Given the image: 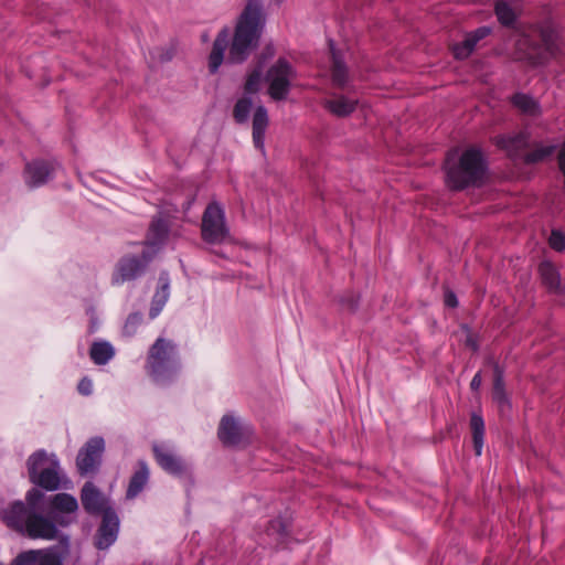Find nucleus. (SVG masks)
<instances>
[{"label": "nucleus", "mask_w": 565, "mask_h": 565, "mask_svg": "<svg viewBox=\"0 0 565 565\" xmlns=\"http://www.w3.org/2000/svg\"><path fill=\"white\" fill-rule=\"evenodd\" d=\"M539 271L548 289L556 290L559 287V275L552 263L542 262L539 266Z\"/></svg>", "instance_id": "nucleus-29"}, {"label": "nucleus", "mask_w": 565, "mask_h": 565, "mask_svg": "<svg viewBox=\"0 0 565 565\" xmlns=\"http://www.w3.org/2000/svg\"><path fill=\"white\" fill-rule=\"evenodd\" d=\"M78 502L68 493L45 498L38 488L30 489L25 501H15L0 511L1 520L11 529L30 539L53 540L58 527L75 521Z\"/></svg>", "instance_id": "nucleus-1"}, {"label": "nucleus", "mask_w": 565, "mask_h": 565, "mask_svg": "<svg viewBox=\"0 0 565 565\" xmlns=\"http://www.w3.org/2000/svg\"><path fill=\"white\" fill-rule=\"evenodd\" d=\"M493 141L509 157L518 159L521 158L522 151L529 146L530 134L527 131H519L516 134L500 135Z\"/></svg>", "instance_id": "nucleus-16"}, {"label": "nucleus", "mask_w": 565, "mask_h": 565, "mask_svg": "<svg viewBox=\"0 0 565 565\" xmlns=\"http://www.w3.org/2000/svg\"><path fill=\"white\" fill-rule=\"evenodd\" d=\"M201 234L203 241L210 244H222L230 238L225 211L217 202H211L202 216Z\"/></svg>", "instance_id": "nucleus-8"}, {"label": "nucleus", "mask_w": 565, "mask_h": 565, "mask_svg": "<svg viewBox=\"0 0 565 565\" xmlns=\"http://www.w3.org/2000/svg\"><path fill=\"white\" fill-rule=\"evenodd\" d=\"M30 481L46 491L66 488L70 481L65 477L60 460L55 454L44 449L34 451L26 461Z\"/></svg>", "instance_id": "nucleus-4"}, {"label": "nucleus", "mask_w": 565, "mask_h": 565, "mask_svg": "<svg viewBox=\"0 0 565 565\" xmlns=\"http://www.w3.org/2000/svg\"><path fill=\"white\" fill-rule=\"evenodd\" d=\"M558 166L565 177V140L563 141L561 150L558 152Z\"/></svg>", "instance_id": "nucleus-41"}, {"label": "nucleus", "mask_w": 565, "mask_h": 565, "mask_svg": "<svg viewBox=\"0 0 565 565\" xmlns=\"http://www.w3.org/2000/svg\"><path fill=\"white\" fill-rule=\"evenodd\" d=\"M146 367L156 382L170 381L181 369L177 344L158 338L149 349Z\"/></svg>", "instance_id": "nucleus-5"}, {"label": "nucleus", "mask_w": 565, "mask_h": 565, "mask_svg": "<svg viewBox=\"0 0 565 565\" xmlns=\"http://www.w3.org/2000/svg\"><path fill=\"white\" fill-rule=\"evenodd\" d=\"M470 427L472 433V441L476 455L482 454L484 444V420L481 415L473 413L470 418Z\"/></svg>", "instance_id": "nucleus-28"}, {"label": "nucleus", "mask_w": 565, "mask_h": 565, "mask_svg": "<svg viewBox=\"0 0 565 565\" xmlns=\"http://www.w3.org/2000/svg\"><path fill=\"white\" fill-rule=\"evenodd\" d=\"M141 321H142L141 313L135 312V313L129 315L126 320V323L124 326V332L127 335H132L136 332L139 324L141 323Z\"/></svg>", "instance_id": "nucleus-36"}, {"label": "nucleus", "mask_w": 565, "mask_h": 565, "mask_svg": "<svg viewBox=\"0 0 565 565\" xmlns=\"http://www.w3.org/2000/svg\"><path fill=\"white\" fill-rule=\"evenodd\" d=\"M330 50L332 54V83L338 87H344L349 79L348 68L344 63L343 56L333 47V42L330 41Z\"/></svg>", "instance_id": "nucleus-25"}, {"label": "nucleus", "mask_w": 565, "mask_h": 565, "mask_svg": "<svg viewBox=\"0 0 565 565\" xmlns=\"http://www.w3.org/2000/svg\"><path fill=\"white\" fill-rule=\"evenodd\" d=\"M154 255V249L145 248L140 255H128L120 258L113 274V285H121L140 277Z\"/></svg>", "instance_id": "nucleus-9"}, {"label": "nucleus", "mask_w": 565, "mask_h": 565, "mask_svg": "<svg viewBox=\"0 0 565 565\" xmlns=\"http://www.w3.org/2000/svg\"><path fill=\"white\" fill-rule=\"evenodd\" d=\"M218 438L226 446H235L242 439L239 424L233 416H224L218 427Z\"/></svg>", "instance_id": "nucleus-21"}, {"label": "nucleus", "mask_w": 565, "mask_h": 565, "mask_svg": "<svg viewBox=\"0 0 565 565\" xmlns=\"http://www.w3.org/2000/svg\"><path fill=\"white\" fill-rule=\"evenodd\" d=\"M170 296V278L167 271H162L158 279V288L152 297L149 316L154 319L162 311Z\"/></svg>", "instance_id": "nucleus-18"}, {"label": "nucleus", "mask_w": 565, "mask_h": 565, "mask_svg": "<svg viewBox=\"0 0 565 565\" xmlns=\"http://www.w3.org/2000/svg\"><path fill=\"white\" fill-rule=\"evenodd\" d=\"M169 231V225L163 218H153L149 227L147 248L157 252L158 247L168 238Z\"/></svg>", "instance_id": "nucleus-24"}, {"label": "nucleus", "mask_w": 565, "mask_h": 565, "mask_svg": "<svg viewBox=\"0 0 565 565\" xmlns=\"http://www.w3.org/2000/svg\"><path fill=\"white\" fill-rule=\"evenodd\" d=\"M296 77L297 71L295 67L286 58H278L265 75L269 97L276 102L285 100Z\"/></svg>", "instance_id": "nucleus-7"}, {"label": "nucleus", "mask_w": 565, "mask_h": 565, "mask_svg": "<svg viewBox=\"0 0 565 565\" xmlns=\"http://www.w3.org/2000/svg\"><path fill=\"white\" fill-rule=\"evenodd\" d=\"M77 390L84 396L90 395L92 392H93V382H92V380L88 379V377H83L79 381L78 385H77Z\"/></svg>", "instance_id": "nucleus-38"}, {"label": "nucleus", "mask_w": 565, "mask_h": 565, "mask_svg": "<svg viewBox=\"0 0 565 565\" xmlns=\"http://www.w3.org/2000/svg\"><path fill=\"white\" fill-rule=\"evenodd\" d=\"M494 10L501 24L509 26L514 23L515 13L508 2L497 1Z\"/></svg>", "instance_id": "nucleus-33"}, {"label": "nucleus", "mask_w": 565, "mask_h": 565, "mask_svg": "<svg viewBox=\"0 0 565 565\" xmlns=\"http://www.w3.org/2000/svg\"><path fill=\"white\" fill-rule=\"evenodd\" d=\"M476 40L479 42L491 33V28L489 26H480L473 32H471Z\"/></svg>", "instance_id": "nucleus-40"}, {"label": "nucleus", "mask_w": 565, "mask_h": 565, "mask_svg": "<svg viewBox=\"0 0 565 565\" xmlns=\"http://www.w3.org/2000/svg\"><path fill=\"white\" fill-rule=\"evenodd\" d=\"M119 518L115 510L106 511L102 523L95 535V545L98 550H107L111 546L118 536Z\"/></svg>", "instance_id": "nucleus-15"}, {"label": "nucleus", "mask_w": 565, "mask_h": 565, "mask_svg": "<svg viewBox=\"0 0 565 565\" xmlns=\"http://www.w3.org/2000/svg\"><path fill=\"white\" fill-rule=\"evenodd\" d=\"M555 149L556 145H539L535 149L524 154L523 161L527 164L542 162L551 157Z\"/></svg>", "instance_id": "nucleus-30"}, {"label": "nucleus", "mask_w": 565, "mask_h": 565, "mask_svg": "<svg viewBox=\"0 0 565 565\" xmlns=\"http://www.w3.org/2000/svg\"><path fill=\"white\" fill-rule=\"evenodd\" d=\"M114 355V347L107 341H96L89 349V356L97 365L107 364Z\"/></svg>", "instance_id": "nucleus-26"}, {"label": "nucleus", "mask_w": 565, "mask_h": 565, "mask_svg": "<svg viewBox=\"0 0 565 565\" xmlns=\"http://www.w3.org/2000/svg\"><path fill=\"white\" fill-rule=\"evenodd\" d=\"M481 374L478 372L475 374V376L472 377L471 382H470V387L472 391H478L480 385H481Z\"/></svg>", "instance_id": "nucleus-42"}, {"label": "nucleus", "mask_w": 565, "mask_h": 565, "mask_svg": "<svg viewBox=\"0 0 565 565\" xmlns=\"http://www.w3.org/2000/svg\"><path fill=\"white\" fill-rule=\"evenodd\" d=\"M548 243L554 250L563 252L565 249V234L559 231H552Z\"/></svg>", "instance_id": "nucleus-37"}, {"label": "nucleus", "mask_w": 565, "mask_h": 565, "mask_svg": "<svg viewBox=\"0 0 565 565\" xmlns=\"http://www.w3.org/2000/svg\"><path fill=\"white\" fill-rule=\"evenodd\" d=\"M153 455L158 465L168 473L181 477L188 472L186 462L168 445H153Z\"/></svg>", "instance_id": "nucleus-12"}, {"label": "nucleus", "mask_w": 565, "mask_h": 565, "mask_svg": "<svg viewBox=\"0 0 565 565\" xmlns=\"http://www.w3.org/2000/svg\"><path fill=\"white\" fill-rule=\"evenodd\" d=\"M356 307H358L356 301H352V302L349 305L350 310H355V309H356Z\"/></svg>", "instance_id": "nucleus-44"}, {"label": "nucleus", "mask_w": 565, "mask_h": 565, "mask_svg": "<svg viewBox=\"0 0 565 565\" xmlns=\"http://www.w3.org/2000/svg\"><path fill=\"white\" fill-rule=\"evenodd\" d=\"M170 296V278L167 271H162L158 279V288L152 297L149 316L154 319L162 311Z\"/></svg>", "instance_id": "nucleus-19"}, {"label": "nucleus", "mask_w": 565, "mask_h": 565, "mask_svg": "<svg viewBox=\"0 0 565 565\" xmlns=\"http://www.w3.org/2000/svg\"><path fill=\"white\" fill-rule=\"evenodd\" d=\"M265 23L266 14L263 3L258 0H249L235 25L227 56L230 63H242L247 60L258 45Z\"/></svg>", "instance_id": "nucleus-2"}, {"label": "nucleus", "mask_w": 565, "mask_h": 565, "mask_svg": "<svg viewBox=\"0 0 565 565\" xmlns=\"http://www.w3.org/2000/svg\"><path fill=\"white\" fill-rule=\"evenodd\" d=\"M445 305L449 308H456L458 306L457 296L454 291L447 290L445 292Z\"/></svg>", "instance_id": "nucleus-39"}, {"label": "nucleus", "mask_w": 565, "mask_h": 565, "mask_svg": "<svg viewBox=\"0 0 565 565\" xmlns=\"http://www.w3.org/2000/svg\"><path fill=\"white\" fill-rule=\"evenodd\" d=\"M268 124L267 109L262 105L257 106L253 115V142L262 153H265V134Z\"/></svg>", "instance_id": "nucleus-17"}, {"label": "nucleus", "mask_w": 565, "mask_h": 565, "mask_svg": "<svg viewBox=\"0 0 565 565\" xmlns=\"http://www.w3.org/2000/svg\"><path fill=\"white\" fill-rule=\"evenodd\" d=\"M356 104V99L335 95L333 98L327 99L323 106L337 117H347L355 110Z\"/></svg>", "instance_id": "nucleus-23"}, {"label": "nucleus", "mask_w": 565, "mask_h": 565, "mask_svg": "<svg viewBox=\"0 0 565 565\" xmlns=\"http://www.w3.org/2000/svg\"><path fill=\"white\" fill-rule=\"evenodd\" d=\"M511 100L514 107L527 116L535 117L541 114L540 104L530 95L518 93Z\"/></svg>", "instance_id": "nucleus-27"}, {"label": "nucleus", "mask_w": 565, "mask_h": 565, "mask_svg": "<svg viewBox=\"0 0 565 565\" xmlns=\"http://www.w3.org/2000/svg\"><path fill=\"white\" fill-rule=\"evenodd\" d=\"M253 106V100L250 97H242L239 98L233 110V116L236 122L245 124L248 120L250 110Z\"/></svg>", "instance_id": "nucleus-31"}, {"label": "nucleus", "mask_w": 565, "mask_h": 565, "mask_svg": "<svg viewBox=\"0 0 565 565\" xmlns=\"http://www.w3.org/2000/svg\"><path fill=\"white\" fill-rule=\"evenodd\" d=\"M105 441L102 437L90 438L78 451L76 467L82 476L94 473L102 463Z\"/></svg>", "instance_id": "nucleus-10"}, {"label": "nucleus", "mask_w": 565, "mask_h": 565, "mask_svg": "<svg viewBox=\"0 0 565 565\" xmlns=\"http://www.w3.org/2000/svg\"><path fill=\"white\" fill-rule=\"evenodd\" d=\"M262 79V71L259 68L254 70L248 74L246 83H245V92L247 94H255L259 89Z\"/></svg>", "instance_id": "nucleus-35"}, {"label": "nucleus", "mask_w": 565, "mask_h": 565, "mask_svg": "<svg viewBox=\"0 0 565 565\" xmlns=\"http://www.w3.org/2000/svg\"><path fill=\"white\" fill-rule=\"evenodd\" d=\"M477 43L478 41L472 35V33H468L461 43L454 45L452 52L455 57L459 60L467 58L475 50Z\"/></svg>", "instance_id": "nucleus-32"}, {"label": "nucleus", "mask_w": 565, "mask_h": 565, "mask_svg": "<svg viewBox=\"0 0 565 565\" xmlns=\"http://www.w3.org/2000/svg\"><path fill=\"white\" fill-rule=\"evenodd\" d=\"M539 33L541 44L532 43L525 35L519 41L520 49L527 46L525 57L533 65H542L559 52V36L551 23H543Z\"/></svg>", "instance_id": "nucleus-6"}, {"label": "nucleus", "mask_w": 565, "mask_h": 565, "mask_svg": "<svg viewBox=\"0 0 565 565\" xmlns=\"http://www.w3.org/2000/svg\"><path fill=\"white\" fill-rule=\"evenodd\" d=\"M82 505L89 514L105 515L106 511L114 510L108 498L92 482L87 481L81 491Z\"/></svg>", "instance_id": "nucleus-14"}, {"label": "nucleus", "mask_w": 565, "mask_h": 565, "mask_svg": "<svg viewBox=\"0 0 565 565\" xmlns=\"http://www.w3.org/2000/svg\"><path fill=\"white\" fill-rule=\"evenodd\" d=\"M60 166L55 162L34 160L26 163L23 178L29 188H39L53 178Z\"/></svg>", "instance_id": "nucleus-13"}, {"label": "nucleus", "mask_w": 565, "mask_h": 565, "mask_svg": "<svg viewBox=\"0 0 565 565\" xmlns=\"http://www.w3.org/2000/svg\"><path fill=\"white\" fill-rule=\"evenodd\" d=\"M446 182L451 190L479 185L484 179L487 164L480 149L471 147L457 159V151L448 153L445 162Z\"/></svg>", "instance_id": "nucleus-3"}, {"label": "nucleus", "mask_w": 565, "mask_h": 565, "mask_svg": "<svg viewBox=\"0 0 565 565\" xmlns=\"http://www.w3.org/2000/svg\"><path fill=\"white\" fill-rule=\"evenodd\" d=\"M230 30L227 28L222 29L214 43L209 57V68L211 73H216L218 67L224 61V53L228 46Z\"/></svg>", "instance_id": "nucleus-20"}, {"label": "nucleus", "mask_w": 565, "mask_h": 565, "mask_svg": "<svg viewBox=\"0 0 565 565\" xmlns=\"http://www.w3.org/2000/svg\"><path fill=\"white\" fill-rule=\"evenodd\" d=\"M149 475L150 472L146 461L139 460L138 469L131 476L126 491L127 499L136 498L145 489L149 481Z\"/></svg>", "instance_id": "nucleus-22"}, {"label": "nucleus", "mask_w": 565, "mask_h": 565, "mask_svg": "<svg viewBox=\"0 0 565 565\" xmlns=\"http://www.w3.org/2000/svg\"><path fill=\"white\" fill-rule=\"evenodd\" d=\"M469 344L471 345V348H472L473 350H477V349H478V345H477V343H476L475 341H469Z\"/></svg>", "instance_id": "nucleus-45"}, {"label": "nucleus", "mask_w": 565, "mask_h": 565, "mask_svg": "<svg viewBox=\"0 0 565 565\" xmlns=\"http://www.w3.org/2000/svg\"><path fill=\"white\" fill-rule=\"evenodd\" d=\"M65 551L60 546L30 550L20 553L12 565H63Z\"/></svg>", "instance_id": "nucleus-11"}, {"label": "nucleus", "mask_w": 565, "mask_h": 565, "mask_svg": "<svg viewBox=\"0 0 565 565\" xmlns=\"http://www.w3.org/2000/svg\"><path fill=\"white\" fill-rule=\"evenodd\" d=\"M495 371H497V375H495L494 386H493V399L498 403V405L501 408H503L509 405V401L504 393V384H503L502 375L499 372L498 367H495Z\"/></svg>", "instance_id": "nucleus-34"}, {"label": "nucleus", "mask_w": 565, "mask_h": 565, "mask_svg": "<svg viewBox=\"0 0 565 565\" xmlns=\"http://www.w3.org/2000/svg\"><path fill=\"white\" fill-rule=\"evenodd\" d=\"M276 526H277V527H281V526H282V524H281V521H280V520H274V521L271 522V527H276Z\"/></svg>", "instance_id": "nucleus-43"}]
</instances>
